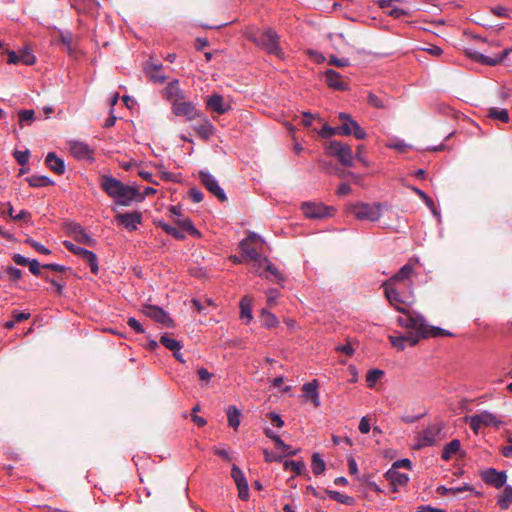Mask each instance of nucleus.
<instances>
[{
    "label": "nucleus",
    "mask_w": 512,
    "mask_h": 512,
    "mask_svg": "<svg viewBox=\"0 0 512 512\" xmlns=\"http://www.w3.org/2000/svg\"><path fill=\"white\" fill-rule=\"evenodd\" d=\"M99 185L107 196L120 206H130L139 196L136 186L127 185L112 175H102Z\"/></svg>",
    "instance_id": "1"
},
{
    "label": "nucleus",
    "mask_w": 512,
    "mask_h": 512,
    "mask_svg": "<svg viewBox=\"0 0 512 512\" xmlns=\"http://www.w3.org/2000/svg\"><path fill=\"white\" fill-rule=\"evenodd\" d=\"M250 39L258 46L262 47L267 53L279 58L283 56L279 45V35L271 28L262 31L259 35H252Z\"/></svg>",
    "instance_id": "2"
},
{
    "label": "nucleus",
    "mask_w": 512,
    "mask_h": 512,
    "mask_svg": "<svg viewBox=\"0 0 512 512\" xmlns=\"http://www.w3.org/2000/svg\"><path fill=\"white\" fill-rule=\"evenodd\" d=\"M326 151L330 156L336 157L342 165L346 167L353 165L354 155L352 148L348 144L331 140L326 144Z\"/></svg>",
    "instance_id": "3"
},
{
    "label": "nucleus",
    "mask_w": 512,
    "mask_h": 512,
    "mask_svg": "<svg viewBox=\"0 0 512 512\" xmlns=\"http://www.w3.org/2000/svg\"><path fill=\"white\" fill-rule=\"evenodd\" d=\"M338 119L341 122V125L339 126L341 136L353 135L356 139L359 140L366 138L367 134L365 130L359 125V123L356 120H354L351 117L350 114L340 112L338 114Z\"/></svg>",
    "instance_id": "4"
},
{
    "label": "nucleus",
    "mask_w": 512,
    "mask_h": 512,
    "mask_svg": "<svg viewBox=\"0 0 512 512\" xmlns=\"http://www.w3.org/2000/svg\"><path fill=\"white\" fill-rule=\"evenodd\" d=\"M402 313L403 315L399 316L397 319L398 324L403 328L409 329V332H414L422 336L426 328V321L423 316L417 313H410L406 309L405 312Z\"/></svg>",
    "instance_id": "5"
},
{
    "label": "nucleus",
    "mask_w": 512,
    "mask_h": 512,
    "mask_svg": "<svg viewBox=\"0 0 512 512\" xmlns=\"http://www.w3.org/2000/svg\"><path fill=\"white\" fill-rule=\"evenodd\" d=\"M350 212L359 220H367L375 222L381 217L379 205H370L366 203H358L350 208Z\"/></svg>",
    "instance_id": "6"
},
{
    "label": "nucleus",
    "mask_w": 512,
    "mask_h": 512,
    "mask_svg": "<svg viewBox=\"0 0 512 512\" xmlns=\"http://www.w3.org/2000/svg\"><path fill=\"white\" fill-rule=\"evenodd\" d=\"M63 245L65 246V248L68 251H70L71 253L79 256L82 260L87 262L89 264L91 272L93 274H97L98 273V271H99L98 259H97V256H96V254L94 252H92L90 250H87L85 248L79 247V246H77V245H75L72 242L67 241V240L63 242Z\"/></svg>",
    "instance_id": "7"
},
{
    "label": "nucleus",
    "mask_w": 512,
    "mask_h": 512,
    "mask_svg": "<svg viewBox=\"0 0 512 512\" xmlns=\"http://www.w3.org/2000/svg\"><path fill=\"white\" fill-rule=\"evenodd\" d=\"M466 421L468 422L470 428L475 432L478 433L479 429L481 427H487V426H497L500 421L497 419V417L484 410L481 411L478 414H474L471 416L466 417Z\"/></svg>",
    "instance_id": "8"
},
{
    "label": "nucleus",
    "mask_w": 512,
    "mask_h": 512,
    "mask_svg": "<svg viewBox=\"0 0 512 512\" xmlns=\"http://www.w3.org/2000/svg\"><path fill=\"white\" fill-rule=\"evenodd\" d=\"M199 178L205 188L212 193L219 201L224 202L227 196L224 190L220 187L217 179L208 171H200Z\"/></svg>",
    "instance_id": "9"
},
{
    "label": "nucleus",
    "mask_w": 512,
    "mask_h": 512,
    "mask_svg": "<svg viewBox=\"0 0 512 512\" xmlns=\"http://www.w3.org/2000/svg\"><path fill=\"white\" fill-rule=\"evenodd\" d=\"M440 432L441 428L437 424L429 425L416 435L417 447L423 448L434 445L439 438Z\"/></svg>",
    "instance_id": "10"
},
{
    "label": "nucleus",
    "mask_w": 512,
    "mask_h": 512,
    "mask_svg": "<svg viewBox=\"0 0 512 512\" xmlns=\"http://www.w3.org/2000/svg\"><path fill=\"white\" fill-rule=\"evenodd\" d=\"M394 285L395 284L386 281L383 283L385 296L387 300L390 302V304L393 305L397 311L405 312V308L401 305H407L410 304L411 302L405 297H403L395 288Z\"/></svg>",
    "instance_id": "11"
},
{
    "label": "nucleus",
    "mask_w": 512,
    "mask_h": 512,
    "mask_svg": "<svg viewBox=\"0 0 512 512\" xmlns=\"http://www.w3.org/2000/svg\"><path fill=\"white\" fill-rule=\"evenodd\" d=\"M510 49L506 48L501 53L496 54L494 56H486L478 51L466 49V54L476 60L477 62H480L485 65L495 66L499 63H501L509 54Z\"/></svg>",
    "instance_id": "12"
},
{
    "label": "nucleus",
    "mask_w": 512,
    "mask_h": 512,
    "mask_svg": "<svg viewBox=\"0 0 512 512\" xmlns=\"http://www.w3.org/2000/svg\"><path fill=\"white\" fill-rule=\"evenodd\" d=\"M172 112L176 116H183L187 120H193L201 116V113L196 109L193 102L174 101L172 105Z\"/></svg>",
    "instance_id": "13"
},
{
    "label": "nucleus",
    "mask_w": 512,
    "mask_h": 512,
    "mask_svg": "<svg viewBox=\"0 0 512 512\" xmlns=\"http://www.w3.org/2000/svg\"><path fill=\"white\" fill-rule=\"evenodd\" d=\"M301 208L305 216L312 219H321L330 216L333 210L331 207L313 202H304Z\"/></svg>",
    "instance_id": "14"
},
{
    "label": "nucleus",
    "mask_w": 512,
    "mask_h": 512,
    "mask_svg": "<svg viewBox=\"0 0 512 512\" xmlns=\"http://www.w3.org/2000/svg\"><path fill=\"white\" fill-rule=\"evenodd\" d=\"M421 338V335L414 332H407L399 336H389L392 346L399 351H403L407 346H415Z\"/></svg>",
    "instance_id": "15"
},
{
    "label": "nucleus",
    "mask_w": 512,
    "mask_h": 512,
    "mask_svg": "<svg viewBox=\"0 0 512 512\" xmlns=\"http://www.w3.org/2000/svg\"><path fill=\"white\" fill-rule=\"evenodd\" d=\"M143 312L147 317L167 327H171L173 325V320L169 317L166 311L159 306L146 304L143 306Z\"/></svg>",
    "instance_id": "16"
},
{
    "label": "nucleus",
    "mask_w": 512,
    "mask_h": 512,
    "mask_svg": "<svg viewBox=\"0 0 512 512\" xmlns=\"http://www.w3.org/2000/svg\"><path fill=\"white\" fill-rule=\"evenodd\" d=\"M482 480L495 488H501L507 481V475L504 471H497L494 468H488L481 472Z\"/></svg>",
    "instance_id": "17"
},
{
    "label": "nucleus",
    "mask_w": 512,
    "mask_h": 512,
    "mask_svg": "<svg viewBox=\"0 0 512 512\" xmlns=\"http://www.w3.org/2000/svg\"><path fill=\"white\" fill-rule=\"evenodd\" d=\"M115 220L118 224L123 225L127 230H137L138 225L142 221V214L138 211L119 213L115 216Z\"/></svg>",
    "instance_id": "18"
},
{
    "label": "nucleus",
    "mask_w": 512,
    "mask_h": 512,
    "mask_svg": "<svg viewBox=\"0 0 512 512\" xmlns=\"http://www.w3.org/2000/svg\"><path fill=\"white\" fill-rule=\"evenodd\" d=\"M231 476L237 485L238 492H239V498L242 500H245V501L248 500V498H249L248 482H247L246 477H245L244 473L242 472V470L235 464L232 466Z\"/></svg>",
    "instance_id": "19"
},
{
    "label": "nucleus",
    "mask_w": 512,
    "mask_h": 512,
    "mask_svg": "<svg viewBox=\"0 0 512 512\" xmlns=\"http://www.w3.org/2000/svg\"><path fill=\"white\" fill-rule=\"evenodd\" d=\"M70 152L78 160L93 161V151L88 144L81 141L70 142Z\"/></svg>",
    "instance_id": "20"
},
{
    "label": "nucleus",
    "mask_w": 512,
    "mask_h": 512,
    "mask_svg": "<svg viewBox=\"0 0 512 512\" xmlns=\"http://www.w3.org/2000/svg\"><path fill=\"white\" fill-rule=\"evenodd\" d=\"M144 72L154 83L162 84L166 80V76L163 72V66L161 64L148 62L144 66Z\"/></svg>",
    "instance_id": "21"
},
{
    "label": "nucleus",
    "mask_w": 512,
    "mask_h": 512,
    "mask_svg": "<svg viewBox=\"0 0 512 512\" xmlns=\"http://www.w3.org/2000/svg\"><path fill=\"white\" fill-rule=\"evenodd\" d=\"M385 477L391 483L393 492H397L399 486H405L409 481V476L407 474L401 473L394 468H390L385 473Z\"/></svg>",
    "instance_id": "22"
},
{
    "label": "nucleus",
    "mask_w": 512,
    "mask_h": 512,
    "mask_svg": "<svg viewBox=\"0 0 512 512\" xmlns=\"http://www.w3.org/2000/svg\"><path fill=\"white\" fill-rule=\"evenodd\" d=\"M207 107L218 114H224L231 109V105L224 100L223 96L216 93L207 99Z\"/></svg>",
    "instance_id": "23"
},
{
    "label": "nucleus",
    "mask_w": 512,
    "mask_h": 512,
    "mask_svg": "<svg viewBox=\"0 0 512 512\" xmlns=\"http://www.w3.org/2000/svg\"><path fill=\"white\" fill-rule=\"evenodd\" d=\"M325 80L329 87L334 88L336 90L344 91L348 89V86L343 80L342 76L333 69L326 70Z\"/></svg>",
    "instance_id": "24"
},
{
    "label": "nucleus",
    "mask_w": 512,
    "mask_h": 512,
    "mask_svg": "<svg viewBox=\"0 0 512 512\" xmlns=\"http://www.w3.org/2000/svg\"><path fill=\"white\" fill-rule=\"evenodd\" d=\"M240 249L243 253V255L247 258H249L252 261L258 262L259 265H262L263 262H267L268 259L266 257H262L256 249L251 246V243H249V239H243L240 242Z\"/></svg>",
    "instance_id": "25"
},
{
    "label": "nucleus",
    "mask_w": 512,
    "mask_h": 512,
    "mask_svg": "<svg viewBox=\"0 0 512 512\" xmlns=\"http://www.w3.org/2000/svg\"><path fill=\"white\" fill-rule=\"evenodd\" d=\"M165 98L173 105L174 101H180L184 99V92L179 87L178 80L171 81L165 88Z\"/></svg>",
    "instance_id": "26"
},
{
    "label": "nucleus",
    "mask_w": 512,
    "mask_h": 512,
    "mask_svg": "<svg viewBox=\"0 0 512 512\" xmlns=\"http://www.w3.org/2000/svg\"><path fill=\"white\" fill-rule=\"evenodd\" d=\"M45 163L56 174L62 175L65 173V162L63 159L59 158L55 152H49L47 154Z\"/></svg>",
    "instance_id": "27"
},
{
    "label": "nucleus",
    "mask_w": 512,
    "mask_h": 512,
    "mask_svg": "<svg viewBox=\"0 0 512 512\" xmlns=\"http://www.w3.org/2000/svg\"><path fill=\"white\" fill-rule=\"evenodd\" d=\"M302 390L305 393V396L311 400L315 407H319L321 405L317 380L305 383L302 387Z\"/></svg>",
    "instance_id": "28"
},
{
    "label": "nucleus",
    "mask_w": 512,
    "mask_h": 512,
    "mask_svg": "<svg viewBox=\"0 0 512 512\" xmlns=\"http://www.w3.org/2000/svg\"><path fill=\"white\" fill-rule=\"evenodd\" d=\"M437 491L442 494V495H447V494H453V495H456L458 493H462V492H472L474 493L476 496H482V493L479 492V491H475L473 486H471L470 484L468 483H465L461 486H455V487H450V488H447L445 486H440L438 487Z\"/></svg>",
    "instance_id": "29"
},
{
    "label": "nucleus",
    "mask_w": 512,
    "mask_h": 512,
    "mask_svg": "<svg viewBox=\"0 0 512 512\" xmlns=\"http://www.w3.org/2000/svg\"><path fill=\"white\" fill-rule=\"evenodd\" d=\"M74 233L75 240L83 245L93 247L96 244V241L85 232V230L80 225H74L72 228Z\"/></svg>",
    "instance_id": "30"
},
{
    "label": "nucleus",
    "mask_w": 512,
    "mask_h": 512,
    "mask_svg": "<svg viewBox=\"0 0 512 512\" xmlns=\"http://www.w3.org/2000/svg\"><path fill=\"white\" fill-rule=\"evenodd\" d=\"M193 129L204 140H208L215 131L213 124L206 117L202 123L194 125Z\"/></svg>",
    "instance_id": "31"
},
{
    "label": "nucleus",
    "mask_w": 512,
    "mask_h": 512,
    "mask_svg": "<svg viewBox=\"0 0 512 512\" xmlns=\"http://www.w3.org/2000/svg\"><path fill=\"white\" fill-rule=\"evenodd\" d=\"M176 222L179 225V228L183 232H187L188 234H190L191 236H194V237L201 236L200 232L195 228V226L193 225L190 218L182 216V217L176 219Z\"/></svg>",
    "instance_id": "32"
},
{
    "label": "nucleus",
    "mask_w": 512,
    "mask_h": 512,
    "mask_svg": "<svg viewBox=\"0 0 512 512\" xmlns=\"http://www.w3.org/2000/svg\"><path fill=\"white\" fill-rule=\"evenodd\" d=\"M412 273H413V266L411 264H405L404 266H402L400 268V270L395 275H393L386 282H391V283L395 284L396 282L404 281L406 279H409L410 276L412 275Z\"/></svg>",
    "instance_id": "33"
},
{
    "label": "nucleus",
    "mask_w": 512,
    "mask_h": 512,
    "mask_svg": "<svg viewBox=\"0 0 512 512\" xmlns=\"http://www.w3.org/2000/svg\"><path fill=\"white\" fill-rule=\"evenodd\" d=\"M226 414L228 418V425L236 430L240 425V410L236 406L230 405L226 410Z\"/></svg>",
    "instance_id": "34"
},
{
    "label": "nucleus",
    "mask_w": 512,
    "mask_h": 512,
    "mask_svg": "<svg viewBox=\"0 0 512 512\" xmlns=\"http://www.w3.org/2000/svg\"><path fill=\"white\" fill-rule=\"evenodd\" d=\"M497 504L502 510H506L512 504V486H505L502 493L498 496Z\"/></svg>",
    "instance_id": "35"
},
{
    "label": "nucleus",
    "mask_w": 512,
    "mask_h": 512,
    "mask_svg": "<svg viewBox=\"0 0 512 512\" xmlns=\"http://www.w3.org/2000/svg\"><path fill=\"white\" fill-rule=\"evenodd\" d=\"M461 448V443L458 439H453L449 443H447L442 450V459L449 460L453 455L459 452Z\"/></svg>",
    "instance_id": "36"
},
{
    "label": "nucleus",
    "mask_w": 512,
    "mask_h": 512,
    "mask_svg": "<svg viewBox=\"0 0 512 512\" xmlns=\"http://www.w3.org/2000/svg\"><path fill=\"white\" fill-rule=\"evenodd\" d=\"M325 493L333 500H336L337 502L341 504H345L348 506H352L355 503V499L352 496L342 494L335 490H325Z\"/></svg>",
    "instance_id": "37"
},
{
    "label": "nucleus",
    "mask_w": 512,
    "mask_h": 512,
    "mask_svg": "<svg viewBox=\"0 0 512 512\" xmlns=\"http://www.w3.org/2000/svg\"><path fill=\"white\" fill-rule=\"evenodd\" d=\"M488 116L503 123H507L510 119L507 109L498 107L489 108Z\"/></svg>",
    "instance_id": "38"
},
{
    "label": "nucleus",
    "mask_w": 512,
    "mask_h": 512,
    "mask_svg": "<svg viewBox=\"0 0 512 512\" xmlns=\"http://www.w3.org/2000/svg\"><path fill=\"white\" fill-rule=\"evenodd\" d=\"M452 334L440 327L437 326H428L426 324V328L424 329V333L422 334L423 338L428 337H441V336H451Z\"/></svg>",
    "instance_id": "39"
},
{
    "label": "nucleus",
    "mask_w": 512,
    "mask_h": 512,
    "mask_svg": "<svg viewBox=\"0 0 512 512\" xmlns=\"http://www.w3.org/2000/svg\"><path fill=\"white\" fill-rule=\"evenodd\" d=\"M27 181H28L29 185L32 187H46V186H52L54 184V181L51 180L47 176L33 175V176L27 178Z\"/></svg>",
    "instance_id": "40"
},
{
    "label": "nucleus",
    "mask_w": 512,
    "mask_h": 512,
    "mask_svg": "<svg viewBox=\"0 0 512 512\" xmlns=\"http://www.w3.org/2000/svg\"><path fill=\"white\" fill-rule=\"evenodd\" d=\"M29 317L30 313L28 312H19L17 310H14L12 313V320L7 321L4 326L6 329L11 330L15 327L17 323L25 321L29 319Z\"/></svg>",
    "instance_id": "41"
},
{
    "label": "nucleus",
    "mask_w": 512,
    "mask_h": 512,
    "mask_svg": "<svg viewBox=\"0 0 512 512\" xmlns=\"http://www.w3.org/2000/svg\"><path fill=\"white\" fill-rule=\"evenodd\" d=\"M248 296H244L240 301L241 318L250 321L252 319V304Z\"/></svg>",
    "instance_id": "42"
},
{
    "label": "nucleus",
    "mask_w": 512,
    "mask_h": 512,
    "mask_svg": "<svg viewBox=\"0 0 512 512\" xmlns=\"http://www.w3.org/2000/svg\"><path fill=\"white\" fill-rule=\"evenodd\" d=\"M159 226L169 235L173 236L174 238L178 240L185 239V233L177 227H174L172 225H169L165 222H159Z\"/></svg>",
    "instance_id": "43"
},
{
    "label": "nucleus",
    "mask_w": 512,
    "mask_h": 512,
    "mask_svg": "<svg viewBox=\"0 0 512 512\" xmlns=\"http://www.w3.org/2000/svg\"><path fill=\"white\" fill-rule=\"evenodd\" d=\"M311 466H312V471L316 476L322 474L326 469V464L318 453H314L312 455Z\"/></svg>",
    "instance_id": "44"
},
{
    "label": "nucleus",
    "mask_w": 512,
    "mask_h": 512,
    "mask_svg": "<svg viewBox=\"0 0 512 512\" xmlns=\"http://www.w3.org/2000/svg\"><path fill=\"white\" fill-rule=\"evenodd\" d=\"M412 190L415 194H417L423 201L424 203L427 205V207L433 212L434 215H437V210H436V207H435V203L433 201V199L428 196L423 190L417 188V187H412Z\"/></svg>",
    "instance_id": "45"
},
{
    "label": "nucleus",
    "mask_w": 512,
    "mask_h": 512,
    "mask_svg": "<svg viewBox=\"0 0 512 512\" xmlns=\"http://www.w3.org/2000/svg\"><path fill=\"white\" fill-rule=\"evenodd\" d=\"M160 343L171 351L181 350L182 348V344L178 340L169 337L167 334L161 336Z\"/></svg>",
    "instance_id": "46"
},
{
    "label": "nucleus",
    "mask_w": 512,
    "mask_h": 512,
    "mask_svg": "<svg viewBox=\"0 0 512 512\" xmlns=\"http://www.w3.org/2000/svg\"><path fill=\"white\" fill-rule=\"evenodd\" d=\"M284 468L285 470H292L296 475H300L305 468V464L302 461L285 460Z\"/></svg>",
    "instance_id": "47"
},
{
    "label": "nucleus",
    "mask_w": 512,
    "mask_h": 512,
    "mask_svg": "<svg viewBox=\"0 0 512 512\" xmlns=\"http://www.w3.org/2000/svg\"><path fill=\"white\" fill-rule=\"evenodd\" d=\"M319 136L324 139L331 138L334 135H340V129L338 127H332L328 124H324L322 129L318 132Z\"/></svg>",
    "instance_id": "48"
},
{
    "label": "nucleus",
    "mask_w": 512,
    "mask_h": 512,
    "mask_svg": "<svg viewBox=\"0 0 512 512\" xmlns=\"http://www.w3.org/2000/svg\"><path fill=\"white\" fill-rule=\"evenodd\" d=\"M384 372L379 369L369 370L366 375L368 386L373 387L375 383L383 376Z\"/></svg>",
    "instance_id": "49"
},
{
    "label": "nucleus",
    "mask_w": 512,
    "mask_h": 512,
    "mask_svg": "<svg viewBox=\"0 0 512 512\" xmlns=\"http://www.w3.org/2000/svg\"><path fill=\"white\" fill-rule=\"evenodd\" d=\"M367 102L370 106H372L374 108H378V109H383L387 106L385 101L383 99H381L380 97H378L374 93L368 94Z\"/></svg>",
    "instance_id": "50"
},
{
    "label": "nucleus",
    "mask_w": 512,
    "mask_h": 512,
    "mask_svg": "<svg viewBox=\"0 0 512 512\" xmlns=\"http://www.w3.org/2000/svg\"><path fill=\"white\" fill-rule=\"evenodd\" d=\"M13 156L19 165L25 166L29 161L30 151L28 149L24 151L15 150Z\"/></svg>",
    "instance_id": "51"
},
{
    "label": "nucleus",
    "mask_w": 512,
    "mask_h": 512,
    "mask_svg": "<svg viewBox=\"0 0 512 512\" xmlns=\"http://www.w3.org/2000/svg\"><path fill=\"white\" fill-rule=\"evenodd\" d=\"M261 317L263 324L268 328L274 327L278 323L277 318L265 309L262 311Z\"/></svg>",
    "instance_id": "52"
},
{
    "label": "nucleus",
    "mask_w": 512,
    "mask_h": 512,
    "mask_svg": "<svg viewBox=\"0 0 512 512\" xmlns=\"http://www.w3.org/2000/svg\"><path fill=\"white\" fill-rule=\"evenodd\" d=\"M20 62L25 65H32L35 63V56L27 49L19 51Z\"/></svg>",
    "instance_id": "53"
},
{
    "label": "nucleus",
    "mask_w": 512,
    "mask_h": 512,
    "mask_svg": "<svg viewBox=\"0 0 512 512\" xmlns=\"http://www.w3.org/2000/svg\"><path fill=\"white\" fill-rule=\"evenodd\" d=\"M18 116H19V122L21 124H23L25 122L33 121L34 117H35V113L33 110H20L18 112Z\"/></svg>",
    "instance_id": "54"
},
{
    "label": "nucleus",
    "mask_w": 512,
    "mask_h": 512,
    "mask_svg": "<svg viewBox=\"0 0 512 512\" xmlns=\"http://www.w3.org/2000/svg\"><path fill=\"white\" fill-rule=\"evenodd\" d=\"M266 263V270L275 277V280L280 283L284 281V276L279 272V270L269 262V260Z\"/></svg>",
    "instance_id": "55"
},
{
    "label": "nucleus",
    "mask_w": 512,
    "mask_h": 512,
    "mask_svg": "<svg viewBox=\"0 0 512 512\" xmlns=\"http://www.w3.org/2000/svg\"><path fill=\"white\" fill-rule=\"evenodd\" d=\"M26 243H28L31 247H33L39 253H42L45 255H48L51 253V251L48 248H46L44 245H42L41 243H39L31 238H28L26 240Z\"/></svg>",
    "instance_id": "56"
},
{
    "label": "nucleus",
    "mask_w": 512,
    "mask_h": 512,
    "mask_svg": "<svg viewBox=\"0 0 512 512\" xmlns=\"http://www.w3.org/2000/svg\"><path fill=\"white\" fill-rule=\"evenodd\" d=\"M61 42L68 48V51H72L73 36L71 32L65 31L60 33Z\"/></svg>",
    "instance_id": "57"
},
{
    "label": "nucleus",
    "mask_w": 512,
    "mask_h": 512,
    "mask_svg": "<svg viewBox=\"0 0 512 512\" xmlns=\"http://www.w3.org/2000/svg\"><path fill=\"white\" fill-rule=\"evenodd\" d=\"M5 272L9 276V279L12 281H18L22 276L21 270L14 266L7 267Z\"/></svg>",
    "instance_id": "58"
},
{
    "label": "nucleus",
    "mask_w": 512,
    "mask_h": 512,
    "mask_svg": "<svg viewBox=\"0 0 512 512\" xmlns=\"http://www.w3.org/2000/svg\"><path fill=\"white\" fill-rule=\"evenodd\" d=\"M275 446L278 450L285 452L287 455H295L297 452L296 450H291V447L285 444L281 438L276 439Z\"/></svg>",
    "instance_id": "59"
},
{
    "label": "nucleus",
    "mask_w": 512,
    "mask_h": 512,
    "mask_svg": "<svg viewBox=\"0 0 512 512\" xmlns=\"http://www.w3.org/2000/svg\"><path fill=\"white\" fill-rule=\"evenodd\" d=\"M127 324L130 328H132L136 333H144V328L141 323L135 319L134 317H130L127 320Z\"/></svg>",
    "instance_id": "60"
},
{
    "label": "nucleus",
    "mask_w": 512,
    "mask_h": 512,
    "mask_svg": "<svg viewBox=\"0 0 512 512\" xmlns=\"http://www.w3.org/2000/svg\"><path fill=\"white\" fill-rule=\"evenodd\" d=\"M391 468H394V469H397V470L400 469V468L411 469L412 468V462L408 458H403V459L395 461L392 464Z\"/></svg>",
    "instance_id": "61"
},
{
    "label": "nucleus",
    "mask_w": 512,
    "mask_h": 512,
    "mask_svg": "<svg viewBox=\"0 0 512 512\" xmlns=\"http://www.w3.org/2000/svg\"><path fill=\"white\" fill-rule=\"evenodd\" d=\"M356 159L361 162L363 165L368 166V160L365 156V148L363 145H358L356 150Z\"/></svg>",
    "instance_id": "62"
},
{
    "label": "nucleus",
    "mask_w": 512,
    "mask_h": 512,
    "mask_svg": "<svg viewBox=\"0 0 512 512\" xmlns=\"http://www.w3.org/2000/svg\"><path fill=\"white\" fill-rule=\"evenodd\" d=\"M28 265H29V270L31 271V273L33 275L42 276L41 265L36 259L29 260Z\"/></svg>",
    "instance_id": "63"
},
{
    "label": "nucleus",
    "mask_w": 512,
    "mask_h": 512,
    "mask_svg": "<svg viewBox=\"0 0 512 512\" xmlns=\"http://www.w3.org/2000/svg\"><path fill=\"white\" fill-rule=\"evenodd\" d=\"M189 196L194 203H200L204 199L203 192L196 188L190 189Z\"/></svg>",
    "instance_id": "64"
}]
</instances>
